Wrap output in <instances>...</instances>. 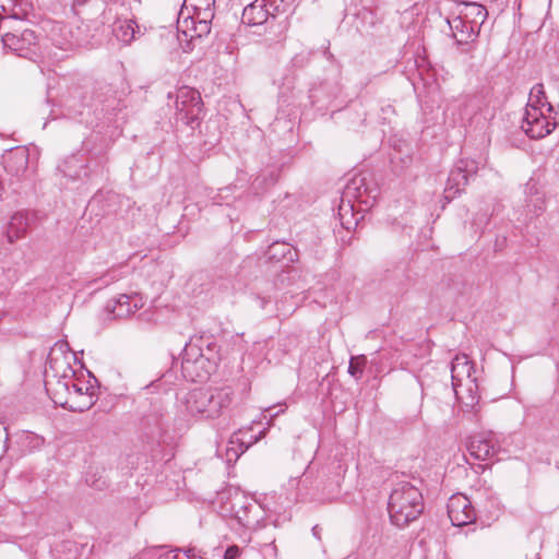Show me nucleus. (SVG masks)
Segmentation results:
<instances>
[{
	"label": "nucleus",
	"mask_w": 559,
	"mask_h": 559,
	"mask_svg": "<svg viewBox=\"0 0 559 559\" xmlns=\"http://www.w3.org/2000/svg\"><path fill=\"white\" fill-rule=\"evenodd\" d=\"M67 343H58L48 355L45 370V388L53 403L66 408L70 395V384L74 376L72 353H67Z\"/></svg>",
	"instance_id": "obj_1"
},
{
	"label": "nucleus",
	"mask_w": 559,
	"mask_h": 559,
	"mask_svg": "<svg viewBox=\"0 0 559 559\" xmlns=\"http://www.w3.org/2000/svg\"><path fill=\"white\" fill-rule=\"evenodd\" d=\"M388 511L393 525L400 528L407 526L424 511L420 490L408 481L397 483L389 497Z\"/></svg>",
	"instance_id": "obj_2"
},
{
	"label": "nucleus",
	"mask_w": 559,
	"mask_h": 559,
	"mask_svg": "<svg viewBox=\"0 0 559 559\" xmlns=\"http://www.w3.org/2000/svg\"><path fill=\"white\" fill-rule=\"evenodd\" d=\"M378 197V188L368 182L366 177L358 175L354 176L345 186L342 194V201L338 209L341 225L349 230L354 225H357V219L354 218V211L356 204L364 205L358 211H365L374 205Z\"/></svg>",
	"instance_id": "obj_3"
},
{
	"label": "nucleus",
	"mask_w": 559,
	"mask_h": 559,
	"mask_svg": "<svg viewBox=\"0 0 559 559\" xmlns=\"http://www.w3.org/2000/svg\"><path fill=\"white\" fill-rule=\"evenodd\" d=\"M233 396L234 390L230 386L194 389L185 399L186 411L192 416L214 419L229 407Z\"/></svg>",
	"instance_id": "obj_4"
},
{
	"label": "nucleus",
	"mask_w": 559,
	"mask_h": 559,
	"mask_svg": "<svg viewBox=\"0 0 559 559\" xmlns=\"http://www.w3.org/2000/svg\"><path fill=\"white\" fill-rule=\"evenodd\" d=\"M203 344L201 338H191L182 352V376L191 382H204L216 370V367L202 357Z\"/></svg>",
	"instance_id": "obj_5"
},
{
	"label": "nucleus",
	"mask_w": 559,
	"mask_h": 559,
	"mask_svg": "<svg viewBox=\"0 0 559 559\" xmlns=\"http://www.w3.org/2000/svg\"><path fill=\"white\" fill-rule=\"evenodd\" d=\"M68 107L76 114L82 115L81 108L85 106L94 107L95 111L111 115L118 109L120 102L115 97L110 87L105 86L102 92H97L94 96L83 95L81 90L75 88L67 99Z\"/></svg>",
	"instance_id": "obj_6"
},
{
	"label": "nucleus",
	"mask_w": 559,
	"mask_h": 559,
	"mask_svg": "<svg viewBox=\"0 0 559 559\" xmlns=\"http://www.w3.org/2000/svg\"><path fill=\"white\" fill-rule=\"evenodd\" d=\"M88 379H85L84 374L81 376L74 370L72 378V384H70V395L66 408L72 412H85L90 409L96 402V386L92 383V380L96 382V378L88 372Z\"/></svg>",
	"instance_id": "obj_7"
},
{
	"label": "nucleus",
	"mask_w": 559,
	"mask_h": 559,
	"mask_svg": "<svg viewBox=\"0 0 559 559\" xmlns=\"http://www.w3.org/2000/svg\"><path fill=\"white\" fill-rule=\"evenodd\" d=\"M203 115V102L199 91L181 86L176 93V119L187 126L199 122Z\"/></svg>",
	"instance_id": "obj_8"
},
{
	"label": "nucleus",
	"mask_w": 559,
	"mask_h": 559,
	"mask_svg": "<svg viewBox=\"0 0 559 559\" xmlns=\"http://www.w3.org/2000/svg\"><path fill=\"white\" fill-rule=\"evenodd\" d=\"M478 171V163L474 159L462 158L451 169L444 188L447 202L455 199L468 183V179Z\"/></svg>",
	"instance_id": "obj_9"
},
{
	"label": "nucleus",
	"mask_w": 559,
	"mask_h": 559,
	"mask_svg": "<svg viewBox=\"0 0 559 559\" xmlns=\"http://www.w3.org/2000/svg\"><path fill=\"white\" fill-rule=\"evenodd\" d=\"M556 128V122L549 120L540 108L534 103H527L525 114L522 119L521 129L531 139H542L550 134Z\"/></svg>",
	"instance_id": "obj_10"
},
{
	"label": "nucleus",
	"mask_w": 559,
	"mask_h": 559,
	"mask_svg": "<svg viewBox=\"0 0 559 559\" xmlns=\"http://www.w3.org/2000/svg\"><path fill=\"white\" fill-rule=\"evenodd\" d=\"M4 48L10 49L19 57L33 59L36 56L37 36L32 29L21 33H7L2 36Z\"/></svg>",
	"instance_id": "obj_11"
},
{
	"label": "nucleus",
	"mask_w": 559,
	"mask_h": 559,
	"mask_svg": "<svg viewBox=\"0 0 559 559\" xmlns=\"http://www.w3.org/2000/svg\"><path fill=\"white\" fill-rule=\"evenodd\" d=\"M448 515L454 526H465L476 520V511L471 500L463 493H455L450 497L448 504Z\"/></svg>",
	"instance_id": "obj_12"
},
{
	"label": "nucleus",
	"mask_w": 559,
	"mask_h": 559,
	"mask_svg": "<svg viewBox=\"0 0 559 559\" xmlns=\"http://www.w3.org/2000/svg\"><path fill=\"white\" fill-rule=\"evenodd\" d=\"M144 306L140 294H121L107 301L105 310L112 319H127Z\"/></svg>",
	"instance_id": "obj_13"
},
{
	"label": "nucleus",
	"mask_w": 559,
	"mask_h": 559,
	"mask_svg": "<svg viewBox=\"0 0 559 559\" xmlns=\"http://www.w3.org/2000/svg\"><path fill=\"white\" fill-rule=\"evenodd\" d=\"M467 451L476 460H491L499 451L498 440L492 432L477 433L469 438Z\"/></svg>",
	"instance_id": "obj_14"
},
{
	"label": "nucleus",
	"mask_w": 559,
	"mask_h": 559,
	"mask_svg": "<svg viewBox=\"0 0 559 559\" xmlns=\"http://www.w3.org/2000/svg\"><path fill=\"white\" fill-rule=\"evenodd\" d=\"M238 502H234L233 510L238 523L249 530L259 527L262 510L255 502H249L245 497H240Z\"/></svg>",
	"instance_id": "obj_15"
},
{
	"label": "nucleus",
	"mask_w": 559,
	"mask_h": 559,
	"mask_svg": "<svg viewBox=\"0 0 559 559\" xmlns=\"http://www.w3.org/2000/svg\"><path fill=\"white\" fill-rule=\"evenodd\" d=\"M448 24L452 32L456 45L461 47L462 52H469L472 49V43L476 37L474 26L464 21L461 16H455L452 20H448Z\"/></svg>",
	"instance_id": "obj_16"
},
{
	"label": "nucleus",
	"mask_w": 559,
	"mask_h": 559,
	"mask_svg": "<svg viewBox=\"0 0 559 559\" xmlns=\"http://www.w3.org/2000/svg\"><path fill=\"white\" fill-rule=\"evenodd\" d=\"M28 157L29 153L25 146H17L10 150L8 154L3 156L4 169L13 176L24 174L28 167Z\"/></svg>",
	"instance_id": "obj_17"
},
{
	"label": "nucleus",
	"mask_w": 559,
	"mask_h": 559,
	"mask_svg": "<svg viewBox=\"0 0 559 559\" xmlns=\"http://www.w3.org/2000/svg\"><path fill=\"white\" fill-rule=\"evenodd\" d=\"M474 364L465 354L456 355L451 362L452 386H460L467 380L476 379Z\"/></svg>",
	"instance_id": "obj_18"
},
{
	"label": "nucleus",
	"mask_w": 559,
	"mask_h": 559,
	"mask_svg": "<svg viewBox=\"0 0 559 559\" xmlns=\"http://www.w3.org/2000/svg\"><path fill=\"white\" fill-rule=\"evenodd\" d=\"M59 170L70 179L87 177V162L82 154H72L59 165Z\"/></svg>",
	"instance_id": "obj_19"
},
{
	"label": "nucleus",
	"mask_w": 559,
	"mask_h": 559,
	"mask_svg": "<svg viewBox=\"0 0 559 559\" xmlns=\"http://www.w3.org/2000/svg\"><path fill=\"white\" fill-rule=\"evenodd\" d=\"M455 396L461 401L464 407L474 409L478 404L480 395L478 391L477 378L467 380L460 384V386H453Z\"/></svg>",
	"instance_id": "obj_20"
},
{
	"label": "nucleus",
	"mask_w": 559,
	"mask_h": 559,
	"mask_svg": "<svg viewBox=\"0 0 559 559\" xmlns=\"http://www.w3.org/2000/svg\"><path fill=\"white\" fill-rule=\"evenodd\" d=\"M265 5L262 0L249 3L242 11V22L251 26L267 23L270 17L267 9H264Z\"/></svg>",
	"instance_id": "obj_21"
},
{
	"label": "nucleus",
	"mask_w": 559,
	"mask_h": 559,
	"mask_svg": "<svg viewBox=\"0 0 559 559\" xmlns=\"http://www.w3.org/2000/svg\"><path fill=\"white\" fill-rule=\"evenodd\" d=\"M526 193V207L530 213L535 216L540 215L545 211V195L533 180L528 181L525 187Z\"/></svg>",
	"instance_id": "obj_22"
},
{
	"label": "nucleus",
	"mask_w": 559,
	"mask_h": 559,
	"mask_svg": "<svg viewBox=\"0 0 559 559\" xmlns=\"http://www.w3.org/2000/svg\"><path fill=\"white\" fill-rule=\"evenodd\" d=\"M112 33L119 41L129 45L135 38V34L139 33V26L133 20L119 19L114 23Z\"/></svg>",
	"instance_id": "obj_23"
},
{
	"label": "nucleus",
	"mask_w": 559,
	"mask_h": 559,
	"mask_svg": "<svg viewBox=\"0 0 559 559\" xmlns=\"http://www.w3.org/2000/svg\"><path fill=\"white\" fill-rule=\"evenodd\" d=\"M28 0H0V14L3 13L7 17L15 20H23L26 17L29 10Z\"/></svg>",
	"instance_id": "obj_24"
},
{
	"label": "nucleus",
	"mask_w": 559,
	"mask_h": 559,
	"mask_svg": "<svg viewBox=\"0 0 559 559\" xmlns=\"http://www.w3.org/2000/svg\"><path fill=\"white\" fill-rule=\"evenodd\" d=\"M28 227V219L24 213H15L8 225L7 238L10 243H13L23 237Z\"/></svg>",
	"instance_id": "obj_25"
},
{
	"label": "nucleus",
	"mask_w": 559,
	"mask_h": 559,
	"mask_svg": "<svg viewBox=\"0 0 559 559\" xmlns=\"http://www.w3.org/2000/svg\"><path fill=\"white\" fill-rule=\"evenodd\" d=\"M178 28L193 39L206 36L211 32V24L185 19L182 22L178 21Z\"/></svg>",
	"instance_id": "obj_26"
},
{
	"label": "nucleus",
	"mask_w": 559,
	"mask_h": 559,
	"mask_svg": "<svg viewBox=\"0 0 559 559\" xmlns=\"http://www.w3.org/2000/svg\"><path fill=\"white\" fill-rule=\"evenodd\" d=\"M478 107V102L475 96L465 95L455 100V103L448 107V110H459L461 119L469 117Z\"/></svg>",
	"instance_id": "obj_27"
},
{
	"label": "nucleus",
	"mask_w": 559,
	"mask_h": 559,
	"mask_svg": "<svg viewBox=\"0 0 559 559\" xmlns=\"http://www.w3.org/2000/svg\"><path fill=\"white\" fill-rule=\"evenodd\" d=\"M374 24L376 15L371 10L362 8L355 13V26L359 33H367Z\"/></svg>",
	"instance_id": "obj_28"
},
{
	"label": "nucleus",
	"mask_w": 559,
	"mask_h": 559,
	"mask_svg": "<svg viewBox=\"0 0 559 559\" xmlns=\"http://www.w3.org/2000/svg\"><path fill=\"white\" fill-rule=\"evenodd\" d=\"M199 338L204 342L202 345V357H204L209 362L217 368V365L221 360L218 345L210 337L200 336Z\"/></svg>",
	"instance_id": "obj_29"
},
{
	"label": "nucleus",
	"mask_w": 559,
	"mask_h": 559,
	"mask_svg": "<svg viewBox=\"0 0 559 559\" xmlns=\"http://www.w3.org/2000/svg\"><path fill=\"white\" fill-rule=\"evenodd\" d=\"M144 425L151 428V433H160L165 427L164 414L155 412L144 418Z\"/></svg>",
	"instance_id": "obj_30"
},
{
	"label": "nucleus",
	"mask_w": 559,
	"mask_h": 559,
	"mask_svg": "<svg viewBox=\"0 0 559 559\" xmlns=\"http://www.w3.org/2000/svg\"><path fill=\"white\" fill-rule=\"evenodd\" d=\"M367 364V357L365 355L354 356L349 360L348 373L356 380L362 377L364 368Z\"/></svg>",
	"instance_id": "obj_31"
},
{
	"label": "nucleus",
	"mask_w": 559,
	"mask_h": 559,
	"mask_svg": "<svg viewBox=\"0 0 559 559\" xmlns=\"http://www.w3.org/2000/svg\"><path fill=\"white\" fill-rule=\"evenodd\" d=\"M262 2L266 4L264 9H267L270 20H274L277 14L286 11L283 0H262Z\"/></svg>",
	"instance_id": "obj_32"
},
{
	"label": "nucleus",
	"mask_w": 559,
	"mask_h": 559,
	"mask_svg": "<svg viewBox=\"0 0 559 559\" xmlns=\"http://www.w3.org/2000/svg\"><path fill=\"white\" fill-rule=\"evenodd\" d=\"M213 17H214V12L210 8V4L207 3V7L204 9L195 8L194 14L192 16H187L186 19L195 20V21L211 24Z\"/></svg>",
	"instance_id": "obj_33"
},
{
	"label": "nucleus",
	"mask_w": 559,
	"mask_h": 559,
	"mask_svg": "<svg viewBox=\"0 0 559 559\" xmlns=\"http://www.w3.org/2000/svg\"><path fill=\"white\" fill-rule=\"evenodd\" d=\"M545 92L542 84H536L532 87L530 93L528 103H534L538 108L545 105Z\"/></svg>",
	"instance_id": "obj_34"
},
{
	"label": "nucleus",
	"mask_w": 559,
	"mask_h": 559,
	"mask_svg": "<svg viewBox=\"0 0 559 559\" xmlns=\"http://www.w3.org/2000/svg\"><path fill=\"white\" fill-rule=\"evenodd\" d=\"M471 8L473 10V14L475 15L474 22L480 24L484 23L488 14L486 8L477 3L471 4Z\"/></svg>",
	"instance_id": "obj_35"
},
{
	"label": "nucleus",
	"mask_w": 559,
	"mask_h": 559,
	"mask_svg": "<svg viewBox=\"0 0 559 559\" xmlns=\"http://www.w3.org/2000/svg\"><path fill=\"white\" fill-rule=\"evenodd\" d=\"M86 483L97 490H103L107 487V480L103 476L90 475L86 478Z\"/></svg>",
	"instance_id": "obj_36"
},
{
	"label": "nucleus",
	"mask_w": 559,
	"mask_h": 559,
	"mask_svg": "<svg viewBox=\"0 0 559 559\" xmlns=\"http://www.w3.org/2000/svg\"><path fill=\"white\" fill-rule=\"evenodd\" d=\"M248 449V445H243V443L240 444L239 451L234 448H228L226 455L227 460L231 461L234 457L238 459L240 454H242Z\"/></svg>",
	"instance_id": "obj_37"
},
{
	"label": "nucleus",
	"mask_w": 559,
	"mask_h": 559,
	"mask_svg": "<svg viewBox=\"0 0 559 559\" xmlns=\"http://www.w3.org/2000/svg\"><path fill=\"white\" fill-rule=\"evenodd\" d=\"M240 555V548L236 545L229 546L224 554V559H237Z\"/></svg>",
	"instance_id": "obj_38"
},
{
	"label": "nucleus",
	"mask_w": 559,
	"mask_h": 559,
	"mask_svg": "<svg viewBox=\"0 0 559 559\" xmlns=\"http://www.w3.org/2000/svg\"><path fill=\"white\" fill-rule=\"evenodd\" d=\"M8 435L0 431V459L4 455L8 450L7 445Z\"/></svg>",
	"instance_id": "obj_39"
},
{
	"label": "nucleus",
	"mask_w": 559,
	"mask_h": 559,
	"mask_svg": "<svg viewBox=\"0 0 559 559\" xmlns=\"http://www.w3.org/2000/svg\"><path fill=\"white\" fill-rule=\"evenodd\" d=\"M192 555H197L194 549L192 548H189L187 550L183 551V555L182 557H179L178 556V559H191L192 558Z\"/></svg>",
	"instance_id": "obj_40"
},
{
	"label": "nucleus",
	"mask_w": 559,
	"mask_h": 559,
	"mask_svg": "<svg viewBox=\"0 0 559 559\" xmlns=\"http://www.w3.org/2000/svg\"><path fill=\"white\" fill-rule=\"evenodd\" d=\"M321 532H322V528L319 526V525H314L312 527V534L313 536L317 538V539H321Z\"/></svg>",
	"instance_id": "obj_41"
},
{
	"label": "nucleus",
	"mask_w": 559,
	"mask_h": 559,
	"mask_svg": "<svg viewBox=\"0 0 559 559\" xmlns=\"http://www.w3.org/2000/svg\"><path fill=\"white\" fill-rule=\"evenodd\" d=\"M87 0H74L73 1V9L75 10V13L79 14V7L83 5L84 3H86Z\"/></svg>",
	"instance_id": "obj_42"
},
{
	"label": "nucleus",
	"mask_w": 559,
	"mask_h": 559,
	"mask_svg": "<svg viewBox=\"0 0 559 559\" xmlns=\"http://www.w3.org/2000/svg\"><path fill=\"white\" fill-rule=\"evenodd\" d=\"M280 246V243H274L270 249H271V252L272 251H275L276 250V247ZM281 247H283V249H286L288 252H290V249L289 248H286V246L284 243L281 245Z\"/></svg>",
	"instance_id": "obj_43"
},
{
	"label": "nucleus",
	"mask_w": 559,
	"mask_h": 559,
	"mask_svg": "<svg viewBox=\"0 0 559 559\" xmlns=\"http://www.w3.org/2000/svg\"><path fill=\"white\" fill-rule=\"evenodd\" d=\"M2 190V181L0 180V191Z\"/></svg>",
	"instance_id": "obj_44"
}]
</instances>
